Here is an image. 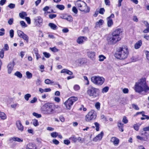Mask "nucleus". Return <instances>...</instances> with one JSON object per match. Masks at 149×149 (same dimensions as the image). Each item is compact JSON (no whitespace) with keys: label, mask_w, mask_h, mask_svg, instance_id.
<instances>
[{"label":"nucleus","mask_w":149,"mask_h":149,"mask_svg":"<svg viewBox=\"0 0 149 149\" xmlns=\"http://www.w3.org/2000/svg\"><path fill=\"white\" fill-rule=\"evenodd\" d=\"M146 80L145 78H142L136 83L134 90L136 92L141 93L143 91H149V87L146 85Z\"/></svg>","instance_id":"nucleus-1"},{"label":"nucleus","mask_w":149,"mask_h":149,"mask_svg":"<svg viewBox=\"0 0 149 149\" xmlns=\"http://www.w3.org/2000/svg\"><path fill=\"white\" fill-rule=\"evenodd\" d=\"M129 54L128 49L127 46L118 48L115 54V57L118 59L123 60L127 58Z\"/></svg>","instance_id":"nucleus-2"},{"label":"nucleus","mask_w":149,"mask_h":149,"mask_svg":"<svg viewBox=\"0 0 149 149\" xmlns=\"http://www.w3.org/2000/svg\"><path fill=\"white\" fill-rule=\"evenodd\" d=\"M55 109V105L53 104L49 103L44 104L41 108V111L43 113L48 115L53 113Z\"/></svg>","instance_id":"nucleus-3"},{"label":"nucleus","mask_w":149,"mask_h":149,"mask_svg":"<svg viewBox=\"0 0 149 149\" xmlns=\"http://www.w3.org/2000/svg\"><path fill=\"white\" fill-rule=\"evenodd\" d=\"M99 89L94 87L91 86H89L87 89V94L90 97L93 98L97 97L99 96Z\"/></svg>","instance_id":"nucleus-4"},{"label":"nucleus","mask_w":149,"mask_h":149,"mask_svg":"<svg viewBox=\"0 0 149 149\" xmlns=\"http://www.w3.org/2000/svg\"><path fill=\"white\" fill-rule=\"evenodd\" d=\"M91 80L94 84L97 86L102 85L105 81V79L103 77L96 76L91 77Z\"/></svg>","instance_id":"nucleus-5"},{"label":"nucleus","mask_w":149,"mask_h":149,"mask_svg":"<svg viewBox=\"0 0 149 149\" xmlns=\"http://www.w3.org/2000/svg\"><path fill=\"white\" fill-rule=\"evenodd\" d=\"M96 117V113L94 110H91L85 117V120L87 122H89L95 119Z\"/></svg>","instance_id":"nucleus-6"},{"label":"nucleus","mask_w":149,"mask_h":149,"mask_svg":"<svg viewBox=\"0 0 149 149\" xmlns=\"http://www.w3.org/2000/svg\"><path fill=\"white\" fill-rule=\"evenodd\" d=\"M78 98L75 97H71L69 98L64 103L66 108L68 109H70L73 103L77 100Z\"/></svg>","instance_id":"nucleus-7"},{"label":"nucleus","mask_w":149,"mask_h":149,"mask_svg":"<svg viewBox=\"0 0 149 149\" xmlns=\"http://www.w3.org/2000/svg\"><path fill=\"white\" fill-rule=\"evenodd\" d=\"M107 40L108 43L109 45H111L115 44L118 42L120 40L112 34L111 35L108 36Z\"/></svg>","instance_id":"nucleus-8"},{"label":"nucleus","mask_w":149,"mask_h":149,"mask_svg":"<svg viewBox=\"0 0 149 149\" xmlns=\"http://www.w3.org/2000/svg\"><path fill=\"white\" fill-rule=\"evenodd\" d=\"M17 33L18 36L22 38L24 40H25L27 42H28L29 38L27 35L19 30H18L17 31Z\"/></svg>","instance_id":"nucleus-9"},{"label":"nucleus","mask_w":149,"mask_h":149,"mask_svg":"<svg viewBox=\"0 0 149 149\" xmlns=\"http://www.w3.org/2000/svg\"><path fill=\"white\" fill-rule=\"evenodd\" d=\"M35 24L38 26L41 25L42 23V19L40 16L37 17L34 19Z\"/></svg>","instance_id":"nucleus-10"},{"label":"nucleus","mask_w":149,"mask_h":149,"mask_svg":"<svg viewBox=\"0 0 149 149\" xmlns=\"http://www.w3.org/2000/svg\"><path fill=\"white\" fill-rule=\"evenodd\" d=\"M79 10L81 11H84L86 13H88L90 11V8L87 6L85 3H83L82 6L79 8Z\"/></svg>","instance_id":"nucleus-11"},{"label":"nucleus","mask_w":149,"mask_h":149,"mask_svg":"<svg viewBox=\"0 0 149 149\" xmlns=\"http://www.w3.org/2000/svg\"><path fill=\"white\" fill-rule=\"evenodd\" d=\"M121 29H117L115 30L112 33V35H113L120 40H121V38L119 36L120 34L122 33Z\"/></svg>","instance_id":"nucleus-12"},{"label":"nucleus","mask_w":149,"mask_h":149,"mask_svg":"<svg viewBox=\"0 0 149 149\" xmlns=\"http://www.w3.org/2000/svg\"><path fill=\"white\" fill-rule=\"evenodd\" d=\"M16 125L19 130L21 132H22L23 130L24 129V126L20 120H17L16 122Z\"/></svg>","instance_id":"nucleus-13"},{"label":"nucleus","mask_w":149,"mask_h":149,"mask_svg":"<svg viewBox=\"0 0 149 149\" xmlns=\"http://www.w3.org/2000/svg\"><path fill=\"white\" fill-rule=\"evenodd\" d=\"M88 57L91 60H94L95 58V52H94L89 51L87 52Z\"/></svg>","instance_id":"nucleus-14"},{"label":"nucleus","mask_w":149,"mask_h":149,"mask_svg":"<svg viewBox=\"0 0 149 149\" xmlns=\"http://www.w3.org/2000/svg\"><path fill=\"white\" fill-rule=\"evenodd\" d=\"M104 135V133L103 132H101L100 133L98 134L93 139V141L96 142L98 141H100Z\"/></svg>","instance_id":"nucleus-15"},{"label":"nucleus","mask_w":149,"mask_h":149,"mask_svg":"<svg viewBox=\"0 0 149 149\" xmlns=\"http://www.w3.org/2000/svg\"><path fill=\"white\" fill-rule=\"evenodd\" d=\"M87 38L84 36H81L79 37L77 40V42L78 43L81 44L83 43L84 41L86 40Z\"/></svg>","instance_id":"nucleus-16"},{"label":"nucleus","mask_w":149,"mask_h":149,"mask_svg":"<svg viewBox=\"0 0 149 149\" xmlns=\"http://www.w3.org/2000/svg\"><path fill=\"white\" fill-rule=\"evenodd\" d=\"M111 141L115 145H117L119 142V139L116 137H113L111 138Z\"/></svg>","instance_id":"nucleus-17"},{"label":"nucleus","mask_w":149,"mask_h":149,"mask_svg":"<svg viewBox=\"0 0 149 149\" xmlns=\"http://www.w3.org/2000/svg\"><path fill=\"white\" fill-rule=\"evenodd\" d=\"M14 67V65L12 63H9L8 65V73L9 74H10L12 71Z\"/></svg>","instance_id":"nucleus-18"},{"label":"nucleus","mask_w":149,"mask_h":149,"mask_svg":"<svg viewBox=\"0 0 149 149\" xmlns=\"http://www.w3.org/2000/svg\"><path fill=\"white\" fill-rule=\"evenodd\" d=\"M123 125L124 124L121 123L120 121H119L118 122L117 126L119 128V131L121 132H123L124 131Z\"/></svg>","instance_id":"nucleus-19"},{"label":"nucleus","mask_w":149,"mask_h":149,"mask_svg":"<svg viewBox=\"0 0 149 149\" xmlns=\"http://www.w3.org/2000/svg\"><path fill=\"white\" fill-rule=\"evenodd\" d=\"M142 45V42L141 40H140L136 42L134 45V48L137 49H139Z\"/></svg>","instance_id":"nucleus-20"},{"label":"nucleus","mask_w":149,"mask_h":149,"mask_svg":"<svg viewBox=\"0 0 149 149\" xmlns=\"http://www.w3.org/2000/svg\"><path fill=\"white\" fill-rule=\"evenodd\" d=\"M61 73H65L70 75H71L73 74L72 72L68 69H64L62 70L61 72Z\"/></svg>","instance_id":"nucleus-21"},{"label":"nucleus","mask_w":149,"mask_h":149,"mask_svg":"<svg viewBox=\"0 0 149 149\" xmlns=\"http://www.w3.org/2000/svg\"><path fill=\"white\" fill-rule=\"evenodd\" d=\"M28 149H36V147L34 144L30 143L27 145Z\"/></svg>","instance_id":"nucleus-22"},{"label":"nucleus","mask_w":149,"mask_h":149,"mask_svg":"<svg viewBox=\"0 0 149 149\" xmlns=\"http://www.w3.org/2000/svg\"><path fill=\"white\" fill-rule=\"evenodd\" d=\"M48 26L50 27V28L53 30H56L57 28V26L55 24L53 23H49L48 24Z\"/></svg>","instance_id":"nucleus-23"},{"label":"nucleus","mask_w":149,"mask_h":149,"mask_svg":"<svg viewBox=\"0 0 149 149\" xmlns=\"http://www.w3.org/2000/svg\"><path fill=\"white\" fill-rule=\"evenodd\" d=\"M12 139L13 141H17L19 142H22L23 141L22 139L17 137H13L12 138Z\"/></svg>","instance_id":"nucleus-24"},{"label":"nucleus","mask_w":149,"mask_h":149,"mask_svg":"<svg viewBox=\"0 0 149 149\" xmlns=\"http://www.w3.org/2000/svg\"><path fill=\"white\" fill-rule=\"evenodd\" d=\"M32 123L33 125L35 127H36L39 125L38 122V120L36 119L33 120Z\"/></svg>","instance_id":"nucleus-25"},{"label":"nucleus","mask_w":149,"mask_h":149,"mask_svg":"<svg viewBox=\"0 0 149 149\" xmlns=\"http://www.w3.org/2000/svg\"><path fill=\"white\" fill-rule=\"evenodd\" d=\"M0 117L2 119L5 120L7 116L4 112H1L0 113Z\"/></svg>","instance_id":"nucleus-26"},{"label":"nucleus","mask_w":149,"mask_h":149,"mask_svg":"<svg viewBox=\"0 0 149 149\" xmlns=\"http://www.w3.org/2000/svg\"><path fill=\"white\" fill-rule=\"evenodd\" d=\"M107 25L109 27H111L113 25V22L112 19L107 18Z\"/></svg>","instance_id":"nucleus-27"},{"label":"nucleus","mask_w":149,"mask_h":149,"mask_svg":"<svg viewBox=\"0 0 149 149\" xmlns=\"http://www.w3.org/2000/svg\"><path fill=\"white\" fill-rule=\"evenodd\" d=\"M104 22V21L102 19H100L98 22H97L96 24V26L97 27L100 26L102 25Z\"/></svg>","instance_id":"nucleus-28"},{"label":"nucleus","mask_w":149,"mask_h":149,"mask_svg":"<svg viewBox=\"0 0 149 149\" xmlns=\"http://www.w3.org/2000/svg\"><path fill=\"white\" fill-rule=\"evenodd\" d=\"M27 15L25 12H23L19 13V17L22 19H24V17Z\"/></svg>","instance_id":"nucleus-29"},{"label":"nucleus","mask_w":149,"mask_h":149,"mask_svg":"<svg viewBox=\"0 0 149 149\" xmlns=\"http://www.w3.org/2000/svg\"><path fill=\"white\" fill-rule=\"evenodd\" d=\"M14 75L19 78H22V74L19 71H17L15 72L14 74Z\"/></svg>","instance_id":"nucleus-30"},{"label":"nucleus","mask_w":149,"mask_h":149,"mask_svg":"<svg viewBox=\"0 0 149 149\" xmlns=\"http://www.w3.org/2000/svg\"><path fill=\"white\" fill-rule=\"evenodd\" d=\"M83 3L82 2H76L75 3V6H77V7L78 8L79 10V8H80L81 6H82V4Z\"/></svg>","instance_id":"nucleus-31"},{"label":"nucleus","mask_w":149,"mask_h":149,"mask_svg":"<svg viewBox=\"0 0 149 149\" xmlns=\"http://www.w3.org/2000/svg\"><path fill=\"white\" fill-rule=\"evenodd\" d=\"M31 97V95L30 94L27 93L24 95V98L26 101H28L29 100V98H30Z\"/></svg>","instance_id":"nucleus-32"},{"label":"nucleus","mask_w":149,"mask_h":149,"mask_svg":"<svg viewBox=\"0 0 149 149\" xmlns=\"http://www.w3.org/2000/svg\"><path fill=\"white\" fill-rule=\"evenodd\" d=\"M56 7L57 8L61 10H63L65 8L64 6L62 5H57L56 6Z\"/></svg>","instance_id":"nucleus-33"},{"label":"nucleus","mask_w":149,"mask_h":149,"mask_svg":"<svg viewBox=\"0 0 149 149\" xmlns=\"http://www.w3.org/2000/svg\"><path fill=\"white\" fill-rule=\"evenodd\" d=\"M99 61H103L104 59L106 58V57L103 55H101L99 56Z\"/></svg>","instance_id":"nucleus-34"},{"label":"nucleus","mask_w":149,"mask_h":149,"mask_svg":"<svg viewBox=\"0 0 149 149\" xmlns=\"http://www.w3.org/2000/svg\"><path fill=\"white\" fill-rule=\"evenodd\" d=\"M45 82L46 84H52L54 83V81L48 79L45 80Z\"/></svg>","instance_id":"nucleus-35"},{"label":"nucleus","mask_w":149,"mask_h":149,"mask_svg":"<svg viewBox=\"0 0 149 149\" xmlns=\"http://www.w3.org/2000/svg\"><path fill=\"white\" fill-rule=\"evenodd\" d=\"M65 19L69 22H72L73 21V18L71 16L68 15L67 16Z\"/></svg>","instance_id":"nucleus-36"},{"label":"nucleus","mask_w":149,"mask_h":149,"mask_svg":"<svg viewBox=\"0 0 149 149\" xmlns=\"http://www.w3.org/2000/svg\"><path fill=\"white\" fill-rule=\"evenodd\" d=\"M27 77L28 79H31L32 77V74L29 71H27L26 72Z\"/></svg>","instance_id":"nucleus-37"},{"label":"nucleus","mask_w":149,"mask_h":149,"mask_svg":"<svg viewBox=\"0 0 149 149\" xmlns=\"http://www.w3.org/2000/svg\"><path fill=\"white\" fill-rule=\"evenodd\" d=\"M69 139L73 141L74 142H75L77 141V138L74 135L71 136L69 138Z\"/></svg>","instance_id":"nucleus-38"},{"label":"nucleus","mask_w":149,"mask_h":149,"mask_svg":"<svg viewBox=\"0 0 149 149\" xmlns=\"http://www.w3.org/2000/svg\"><path fill=\"white\" fill-rule=\"evenodd\" d=\"M51 135L53 138H56L58 135V133L56 132H54L51 134Z\"/></svg>","instance_id":"nucleus-39"},{"label":"nucleus","mask_w":149,"mask_h":149,"mask_svg":"<svg viewBox=\"0 0 149 149\" xmlns=\"http://www.w3.org/2000/svg\"><path fill=\"white\" fill-rule=\"evenodd\" d=\"M95 127H96V130L97 131H99V128H100V125L97 122H95L94 123Z\"/></svg>","instance_id":"nucleus-40"},{"label":"nucleus","mask_w":149,"mask_h":149,"mask_svg":"<svg viewBox=\"0 0 149 149\" xmlns=\"http://www.w3.org/2000/svg\"><path fill=\"white\" fill-rule=\"evenodd\" d=\"M109 89V87L106 86L102 89V93H107Z\"/></svg>","instance_id":"nucleus-41"},{"label":"nucleus","mask_w":149,"mask_h":149,"mask_svg":"<svg viewBox=\"0 0 149 149\" xmlns=\"http://www.w3.org/2000/svg\"><path fill=\"white\" fill-rule=\"evenodd\" d=\"M49 49L52 52H57L59 51V50L57 49L56 47H54L52 48L50 47Z\"/></svg>","instance_id":"nucleus-42"},{"label":"nucleus","mask_w":149,"mask_h":149,"mask_svg":"<svg viewBox=\"0 0 149 149\" xmlns=\"http://www.w3.org/2000/svg\"><path fill=\"white\" fill-rule=\"evenodd\" d=\"M33 115L37 118H40L42 116L40 114H39L36 112H33Z\"/></svg>","instance_id":"nucleus-43"},{"label":"nucleus","mask_w":149,"mask_h":149,"mask_svg":"<svg viewBox=\"0 0 149 149\" xmlns=\"http://www.w3.org/2000/svg\"><path fill=\"white\" fill-rule=\"evenodd\" d=\"M142 116L143 117H145V118L141 117V120H143L145 119H147V120L149 119V116L147 115H145L143 114H142Z\"/></svg>","instance_id":"nucleus-44"},{"label":"nucleus","mask_w":149,"mask_h":149,"mask_svg":"<svg viewBox=\"0 0 149 149\" xmlns=\"http://www.w3.org/2000/svg\"><path fill=\"white\" fill-rule=\"evenodd\" d=\"M43 54L47 58H49L51 56V55L49 53L47 52H44Z\"/></svg>","instance_id":"nucleus-45"},{"label":"nucleus","mask_w":149,"mask_h":149,"mask_svg":"<svg viewBox=\"0 0 149 149\" xmlns=\"http://www.w3.org/2000/svg\"><path fill=\"white\" fill-rule=\"evenodd\" d=\"M74 90L75 91H78L80 89V86L78 85H75L73 87Z\"/></svg>","instance_id":"nucleus-46"},{"label":"nucleus","mask_w":149,"mask_h":149,"mask_svg":"<svg viewBox=\"0 0 149 149\" xmlns=\"http://www.w3.org/2000/svg\"><path fill=\"white\" fill-rule=\"evenodd\" d=\"M10 36L11 38H13L14 36V31L13 29H11L10 30L9 32Z\"/></svg>","instance_id":"nucleus-47"},{"label":"nucleus","mask_w":149,"mask_h":149,"mask_svg":"<svg viewBox=\"0 0 149 149\" xmlns=\"http://www.w3.org/2000/svg\"><path fill=\"white\" fill-rule=\"evenodd\" d=\"M100 103L99 102L96 103L95 104V106L96 108L98 110H99L100 109Z\"/></svg>","instance_id":"nucleus-48"},{"label":"nucleus","mask_w":149,"mask_h":149,"mask_svg":"<svg viewBox=\"0 0 149 149\" xmlns=\"http://www.w3.org/2000/svg\"><path fill=\"white\" fill-rule=\"evenodd\" d=\"M122 121L125 124H127L128 123V120L127 119V117L125 116H123Z\"/></svg>","instance_id":"nucleus-49"},{"label":"nucleus","mask_w":149,"mask_h":149,"mask_svg":"<svg viewBox=\"0 0 149 149\" xmlns=\"http://www.w3.org/2000/svg\"><path fill=\"white\" fill-rule=\"evenodd\" d=\"M132 106L133 108L135 109L136 110H139V108L138 106L135 104H132Z\"/></svg>","instance_id":"nucleus-50"},{"label":"nucleus","mask_w":149,"mask_h":149,"mask_svg":"<svg viewBox=\"0 0 149 149\" xmlns=\"http://www.w3.org/2000/svg\"><path fill=\"white\" fill-rule=\"evenodd\" d=\"M37 99L36 97H34L33 99L31 100L30 102V103L31 104H33L37 102Z\"/></svg>","instance_id":"nucleus-51"},{"label":"nucleus","mask_w":149,"mask_h":149,"mask_svg":"<svg viewBox=\"0 0 149 149\" xmlns=\"http://www.w3.org/2000/svg\"><path fill=\"white\" fill-rule=\"evenodd\" d=\"M0 36H3L5 34L4 31H5V29L3 28H1L0 29Z\"/></svg>","instance_id":"nucleus-52"},{"label":"nucleus","mask_w":149,"mask_h":149,"mask_svg":"<svg viewBox=\"0 0 149 149\" xmlns=\"http://www.w3.org/2000/svg\"><path fill=\"white\" fill-rule=\"evenodd\" d=\"M4 51L3 49H2L0 52V57L1 58H3L4 57Z\"/></svg>","instance_id":"nucleus-53"},{"label":"nucleus","mask_w":149,"mask_h":149,"mask_svg":"<svg viewBox=\"0 0 149 149\" xmlns=\"http://www.w3.org/2000/svg\"><path fill=\"white\" fill-rule=\"evenodd\" d=\"M25 19L28 24H31V21L30 18L29 17H25Z\"/></svg>","instance_id":"nucleus-54"},{"label":"nucleus","mask_w":149,"mask_h":149,"mask_svg":"<svg viewBox=\"0 0 149 149\" xmlns=\"http://www.w3.org/2000/svg\"><path fill=\"white\" fill-rule=\"evenodd\" d=\"M72 11L75 14H77L78 12L77 9L74 6L72 8Z\"/></svg>","instance_id":"nucleus-55"},{"label":"nucleus","mask_w":149,"mask_h":149,"mask_svg":"<svg viewBox=\"0 0 149 149\" xmlns=\"http://www.w3.org/2000/svg\"><path fill=\"white\" fill-rule=\"evenodd\" d=\"M20 24L22 26H24V27H26L27 26V25L24 21H21L20 22Z\"/></svg>","instance_id":"nucleus-56"},{"label":"nucleus","mask_w":149,"mask_h":149,"mask_svg":"<svg viewBox=\"0 0 149 149\" xmlns=\"http://www.w3.org/2000/svg\"><path fill=\"white\" fill-rule=\"evenodd\" d=\"M41 81L39 79H38L36 81V84L37 86H39L41 85Z\"/></svg>","instance_id":"nucleus-57"},{"label":"nucleus","mask_w":149,"mask_h":149,"mask_svg":"<svg viewBox=\"0 0 149 149\" xmlns=\"http://www.w3.org/2000/svg\"><path fill=\"white\" fill-rule=\"evenodd\" d=\"M49 16L50 18L52 19L56 17V15L54 14H50Z\"/></svg>","instance_id":"nucleus-58"},{"label":"nucleus","mask_w":149,"mask_h":149,"mask_svg":"<svg viewBox=\"0 0 149 149\" xmlns=\"http://www.w3.org/2000/svg\"><path fill=\"white\" fill-rule=\"evenodd\" d=\"M134 129L138 131L139 130V126L137 124H134L133 126Z\"/></svg>","instance_id":"nucleus-59"},{"label":"nucleus","mask_w":149,"mask_h":149,"mask_svg":"<svg viewBox=\"0 0 149 149\" xmlns=\"http://www.w3.org/2000/svg\"><path fill=\"white\" fill-rule=\"evenodd\" d=\"M105 11V10L103 8H101L100 9L99 13L101 14H103Z\"/></svg>","instance_id":"nucleus-60"},{"label":"nucleus","mask_w":149,"mask_h":149,"mask_svg":"<svg viewBox=\"0 0 149 149\" xmlns=\"http://www.w3.org/2000/svg\"><path fill=\"white\" fill-rule=\"evenodd\" d=\"M146 26V29L143 31V32L144 33H147L149 32V26Z\"/></svg>","instance_id":"nucleus-61"},{"label":"nucleus","mask_w":149,"mask_h":149,"mask_svg":"<svg viewBox=\"0 0 149 149\" xmlns=\"http://www.w3.org/2000/svg\"><path fill=\"white\" fill-rule=\"evenodd\" d=\"M19 105L17 103H15L14 104H12L11 105V107L13 108L16 109L17 106Z\"/></svg>","instance_id":"nucleus-62"},{"label":"nucleus","mask_w":149,"mask_h":149,"mask_svg":"<svg viewBox=\"0 0 149 149\" xmlns=\"http://www.w3.org/2000/svg\"><path fill=\"white\" fill-rule=\"evenodd\" d=\"M104 2L106 5L110 6V2L109 0H104Z\"/></svg>","instance_id":"nucleus-63"},{"label":"nucleus","mask_w":149,"mask_h":149,"mask_svg":"<svg viewBox=\"0 0 149 149\" xmlns=\"http://www.w3.org/2000/svg\"><path fill=\"white\" fill-rule=\"evenodd\" d=\"M13 22V18H10V19L8 21V23L10 25H11L12 24Z\"/></svg>","instance_id":"nucleus-64"}]
</instances>
